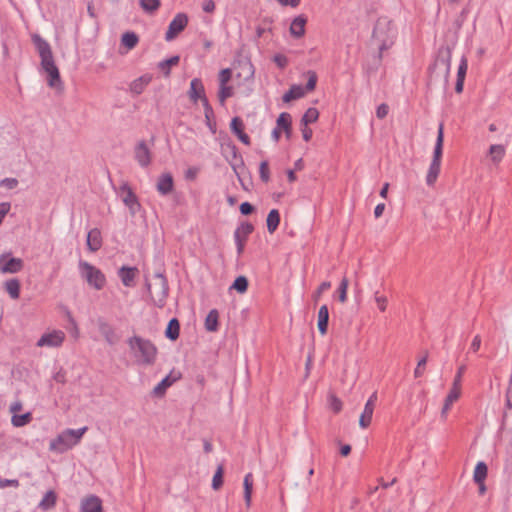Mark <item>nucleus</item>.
Returning <instances> with one entry per match:
<instances>
[{"instance_id": "obj_1", "label": "nucleus", "mask_w": 512, "mask_h": 512, "mask_svg": "<svg viewBox=\"0 0 512 512\" xmlns=\"http://www.w3.org/2000/svg\"><path fill=\"white\" fill-rule=\"evenodd\" d=\"M32 40L41 58L42 69L47 74L48 85L51 88H60L62 85L60 73L55 65L49 43L39 35H34Z\"/></svg>"}, {"instance_id": "obj_2", "label": "nucleus", "mask_w": 512, "mask_h": 512, "mask_svg": "<svg viewBox=\"0 0 512 512\" xmlns=\"http://www.w3.org/2000/svg\"><path fill=\"white\" fill-rule=\"evenodd\" d=\"M127 344L138 365L148 366L155 363L157 348L150 340L135 335L127 340Z\"/></svg>"}, {"instance_id": "obj_3", "label": "nucleus", "mask_w": 512, "mask_h": 512, "mask_svg": "<svg viewBox=\"0 0 512 512\" xmlns=\"http://www.w3.org/2000/svg\"><path fill=\"white\" fill-rule=\"evenodd\" d=\"M396 33V28L393 22L387 17H380L377 19L373 28L372 38L379 43V60L382 59V53L393 45Z\"/></svg>"}, {"instance_id": "obj_4", "label": "nucleus", "mask_w": 512, "mask_h": 512, "mask_svg": "<svg viewBox=\"0 0 512 512\" xmlns=\"http://www.w3.org/2000/svg\"><path fill=\"white\" fill-rule=\"evenodd\" d=\"M146 286L152 303L159 308L164 307L169 291L166 277L159 271L155 272L146 278Z\"/></svg>"}, {"instance_id": "obj_5", "label": "nucleus", "mask_w": 512, "mask_h": 512, "mask_svg": "<svg viewBox=\"0 0 512 512\" xmlns=\"http://www.w3.org/2000/svg\"><path fill=\"white\" fill-rule=\"evenodd\" d=\"M220 151L222 156L230 164L237 176L245 169L242 155L238 151L236 145L230 139H222L220 143Z\"/></svg>"}, {"instance_id": "obj_6", "label": "nucleus", "mask_w": 512, "mask_h": 512, "mask_svg": "<svg viewBox=\"0 0 512 512\" xmlns=\"http://www.w3.org/2000/svg\"><path fill=\"white\" fill-rule=\"evenodd\" d=\"M80 276L88 283L89 286L96 290H101L106 284V277L100 269L92 264L80 260L79 261Z\"/></svg>"}, {"instance_id": "obj_7", "label": "nucleus", "mask_w": 512, "mask_h": 512, "mask_svg": "<svg viewBox=\"0 0 512 512\" xmlns=\"http://www.w3.org/2000/svg\"><path fill=\"white\" fill-rule=\"evenodd\" d=\"M116 193L121 198L124 205L128 208L131 216H135L141 209V204L137 195L132 190L128 182L123 181Z\"/></svg>"}, {"instance_id": "obj_8", "label": "nucleus", "mask_w": 512, "mask_h": 512, "mask_svg": "<svg viewBox=\"0 0 512 512\" xmlns=\"http://www.w3.org/2000/svg\"><path fill=\"white\" fill-rule=\"evenodd\" d=\"M154 146V138L139 140L134 148V158L142 168H147L151 163V148Z\"/></svg>"}, {"instance_id": "obj_9", "label": "nucleus", "mask_w": 512, "mask_h": 512, "mask_svg": "<svg viewBox=\"0 0 512 512\" xmlns=\"http://www.w3.org/2000/svg\"><path fill=\"white\" fill-rule=\"evenodd\" d=\"M188 16L184 13L177 14L170 22L165 34V40L170 42L174 40L187 26Z\"/></svg>"}, {"instance_id": "obj_10", "label": "nucleus", "mask_w": 512, "mask_h": 512, "mask_svg": "<svg viewBox=\"0 0 512 512\" xmlns=\"http://www.w3.org/2000/svg\"><path fill=\"white\" fill-rule=\"evenodd\" d=\"M201 90H202V85H201L200 81L198 79L194 78V90H193L194 102H196L197 99H200V101L202 102V104L204 106V113H205V118H206V124H207L208 128H213V126L216 125V123L212 121V119L214 117V113H213V110H212V108L210 107V105L208 103L207 98L206 97H202L200 95Z\"/></svg>"}, {"instance_id": "obj_11", "label": "nucleus", "mask_w": 512, "mask_h": 512, "mask_svg": "<svg viewBox=\"0 0 512 512\" xmlns=\"http://www.w3.org/2000/svg\"><path fill=\"white\" fill-rule=\"evenodd\" d=\"M376 402H377V392H373L369 396L367 402L365 403L363 412L361 413L360 418H359V426L362 429H366L371 424Z\"/></svg>"}, {"instance_id": "obj_12", "label": "nucleus", "mask_w": 512, "mask_h": 512, "mask_svg": "<svg viewBox=\"0 0 512 512\" xmlns=\"http://www.w3.org/2000/svg\"><path fill=\"white\" fill-rule=\"evenodd\" d=\"M97 327L99 332L109 345H115L120 340V337L116 333L114 327L110 323H108L104 318L100 317L97 319Z\"/></svg>"}, {"instance_id": "obj_13", "label": "nucleus", "mask_w": 512, "mask_h": 512, "mask_svg": "<svg viewBox=\"0 0 512 512\" xmlns=\"http://www.w3.org/2000/svg\"><path fill=\"white\" fill-rule=\"evenodd\" d=\"M65 339L64 332L55 330L50 333L43 334L37 341L38 347H59Z\"/></svg>"}, {"instance_id": "obj_14", "label": "nucleus", "mask_w": 512, "mask_h": 512, "mask_svg": "<svg viewBox=\"0 0 512 512\" xmlns=\"http://www.w3.org/2000/svg\"><path fill=\"white\" fill-rule=\"evenodd\" d=\"M23 268V261L20 258L10 257L9 254L0 256V271L2 273H17Z\"/></svg>"}, {"instance_id": "obj_15", "label": "nucleus", "mask_w": 512, "mask_h": 512, "mask_svg": "<svg viewBox=\"0 0 512 512\" xmlns=\"http://www.w3.org/2000/svg\"><path fill=\"white\" fill-rule=\"evenodd\" d=\"M71 436H69L67 430L62 432L50 442V450L64 452L74 446Z\"/></svg>"}, {"instance_id": "obj_16", "label": "nucleus", "mask_w": 512, "mask_h": 512, "mask_svg": "<svg viewBox=\"0 0 512 512\" xmlns=\"http://www.w3.org/2000/svg\"><path fill=\"white\" fill-rule=\"evenodd\" d=\"M181 374L179 372L171 371L169 375L163 378L152 390V395L155 397H162L166 390L179 378Z\"/></svg>"}, {"instance_id": "obj_17", "label": "nucleus", "mask_w": 512, "mask_h": 512, "mask_svg": "<svg viewBox=\"0 0 512 512\" xmlns=\"http://www.w3.org/2000/svg\"><path fill=\"white\" fill-rule=\"evenodd\" d=\"M452 51L449 47L439 50L435 66L442 65L445 69V78L448 79L451 70Z\"/></svg>"}, {"instance_id": "obj_18", "label": "nucleus", "mask_w": 512, "mask_h": 512, "mask_svg": "<svg viewBox=\"0 0 512 512\" xmlns=\"http://www.w3.org/2000/svg\"><path fill=\"white\" fill-rule=\"evenodd\" d=\"M82 512H103L102 501L95 495H90L81 501Z\"/></svg>"}, {"instance_id": "obj_19", "label": "nucleus", "mask_w": 512, "mask_h": 512, "mask_svg": "<svg viewBox=\"0 0 512 512\" xmlns=\"http://www.w3.org/2000/svg\"><path fill=\"white\" fill-rule=\"evenodd\" d=\"M174 187L173 177L170 173H163L159 176L156 189L161 195H168Z\"/></svg>"}, {"instance_id": "obj_20", "label": "nucleus", "mask_w": 512, "mask_h": 512, "mask_svg": "<svg viewBox=\"0 0 512 512\" xmlns=\"http://www.w3.org/2000/svg\"><path fill=\"white\" fill-rule=\"evenodd\" d=\"M87 247L91 252L98 251L102 246L101 232L98 228L91 229L87 234Z\"/></svg>"}, {"instance_id": "obj_21", "label": "nucleus", "mask_w": 512, "mask_h": 512, "mask_svg": "<svg viewBox=\"0 0 512 512\" xmlns=\"http://www.w3.org/2000/svg\"><path fill=\"white\" fill-rule=\"evenodd\" d=\"M307 18L304 15H299L293 19L290 25V33L295 38H300L305 34V25Z\"/></svg>"}, {"instance_id": "obj_22", "label": "nucleus", "mask_w": 512, "mask_h": 512, "mask_svg": "<svg viewBox=\"0 0 512 512\" xmlns=\"http://www.w3.org/2000/svg\"><path fill=\"white\" fill-rule=\"evenodd\" d=\"M329 309L327 305H322L318 310L317 327L321 335H325L328 330Z\"/></svg>"}, {"instance_id": "obj_23", "label": "nucleus", "mask_w": 512, "mask_h": 512, "mask_svg": "<svg viewBox=\"0 0 512 512\" xmlns=\"http://www.w3.org/2000/svg\"><path fill=\"white\" fill-rule=\"evenodd\" d=\"M254 227L249 222L241 223L234 231V240L247 241L249 235L253 232Z\"/></svg>"}, {"instance_id": "obj_24", "label": "nucleus", "mask_w": 512, "mask_h": 512, "mask_svg": "<svg viewBox=\"0 0 512 512\" xmlns=\"http://www.w3.org/2000/svg\"><path fill=\"white\" fill-rule=\"evenodd\" d=\"M505 146L501 144L491 145L489 148V156L494 164H499L505 156Z\"/></svg>"}, {"instance_id": "obj_25", "label": "nucleus", "mask_w": 512, "mask_h": 512, "mask_svg": "<svg viewBox=\"0 0 512 512\" xmlns=\"http://www.w3.org/2000/svg\"><path fill=\"white\" fill-rule=\"evenodd\" d=\"M136 271H137L136 268L125 267V266H123L119 270V277L121 278V281L124 286H126V287L132 286V283H133L135 275H136Z\"/></svg>"}, {"instance_id": "obj_26", "label": "nucleus", "mask_w": 512, "mask_h": 512, "mask_svg": "<svg viewBox=\"0 0 512 512\" xmlns=\"http://www.w3.org/2000/svg\"><path fill=\"white\" fill-rule=\"evenodd\" d=\"M444 130H438L436 143L433 151L432 161L434 163H441L443 153Z\"/></svg>"}, {"instance_id": "obj_27", "label": "nucleus", "mask_w": 512, "mask_h": 512, "mask_svg": "<svg viewBox=\"0 0 512 512\" xmlns=\"http://www.w3.org/2000/svg\"><path fill=\"white\" fill-rule=\"evenodd\" d=\"M280 224V213L277 209H272L267 215L266 225L269 233H274Z\"/></svg>"}, {"instance_id": "obj_28", "label": "nucleus", "mask_w": 512, "mask_h": 512, "mask_svg": "<svg viewBox=\"0 0 512 512\" xmlns=\"http://www.w3.org/2000/svg\"><path fill=\"white\" fill-rule=\"evenodd\" d=\"M244 486V501L247 507L251 505V497L253 490V475L252 473H247L244 477L243 481Z\"/></svg>"}, {"instance_id": "obj_29", "label": "nucleus", "mask_w": 512, "mask_h": 512, "mask_svg": "<svg viewBox=\"0 0 512 512\" xmlns=\"http://www.w3.org/2000/svg\"><path fill=\"white\" fill-rule=\"evenodd\" d=\"M305 89L301 85H292L291 88L283 95V101L289 102L296 100L305 95Z\"/></svg>"}, {"instance_id": "obj_30", "label": "nucleus", "mask_w": 512, "mask_h": 512, "mask_svg": "<svg viewBox=\"0 0 512 512\" xmlns=\"http://www.w3.org/2000/svg\"><path fill=\"white\" fill-rule=\"evenodd\" d=\"M441 163L431 162L428 168V172L426 175V184L428 186H433L437 181V178L440 174Z\"/></svg>"}, {"instance_id": "obj_31", "label": "nucleus", "mask_w": 512, "mask_h": 512, "mask_svg": "<svg viewBox=\"0 0 512 512\" xmlns=\"http://www.w3.org/2000/svg\"><path fill=\"white\" fill-rule=\"evenodd\" d=\"M488 473V467L484 461L477 462L474 473L473 480L475 483L484 482Z\"/></svg>"}, {"instance_id": "obj_32", "label": "nucleus", "mask_w": 512, "mask_h": 512, "mask_svg": "<svg viewBox=\"0 0 512 512\" xmlns=\"http://www.w3.org/2000/svg\"><path fill=\"white\" fill-rule=\"evenodd\" d=\"M180 324L176 318H172L166 327L165 336L174 341L179 337Z\"/></svg>"}, {"instance_id": "obj_33", "label": "nucleus", "mask_w": 512, "mask_h": 512, "mask_svg": "<svg viewBox=\"0 0 512 512\" xmlns=\"http://www.w3.org/2000/svg\"><path fill=\"white\" fill-rule=\"evenodd\" d=\"M219 313L216 309H212L205 319V328L209 332L217 331L218 329Z\"/></svg>"}, {"instance_id": "obj_34", "label": "nucleus", "mask_w": 512, "mask_h": 512, "mask_svg": "<svg viewBox=\"0 0 512 512\" xmlns=\"http://www.w3.org/2000/svg\"><path fill=\"white\" fill-rule=\"evenodd\" d=\"M151 78L148 76H141L135 79L130 85V91L136 95L143 92L144 88L149 84Z\"/></svg>"}, {"instance_id": "obj_35", "label": "nucleus", "mask_w": 512, "mask_h": 512, "mask_svg": "<svg viewBox=\"0 0 512 512\" xmlns=\"http://www.w3.org/2000/svg\"><path fill=\"white\" fill-rule=\"evenodd\" d=\"M5 290L12 299H18L20 296V282L18 279H10L5 282Z\"/></svg>"}, {"instance_id": "obj_36", "label": "nucleus", "mask_w": 512, "mask_h": 512, "mask_svg": "<svg viewBox=\"0 0 512 512\" xmlns=\"http://www.w3.org/2000/svg\"><path fill=\"white\" fill-rule=\"evenodd\" d=\"M138 42L139 38L134 32H125L121 37V44L129 50L135 48Z\"/></svg>"}, {"instance_id": "obj_37", "label": "nucleus", "mask_w": 512, "mask_h": 512, "mask_svg": "<svg viewBox=\"0 0 512 512\" xmlns=\"http://www.w3.org/2000/svg\"><path fill=\"white\" fill-rule=\"evenodd\" d=\"M57 496L54 491L49 490L39 503V507L43 510L51 509L56 504Z\"/></svg>"}, {"instance_id": "obj_38", "label": "nucleus", "mask_w": 512, "mask_h": 512, "mask_svg": "<svg viewBox=\"0 0 512 512\" xmlns=\"http://www.w3.org/2000/svg\"><path fill=\"white\" fill-rule=\"evenodd\" d=\"M460 396V390L459 389H456V388H451L448 395L446 396L445 398V402H444V405H443V408H442V414H446L451 405L453 404L454 401H456Z\"/></svg>"}, {"instance_id": "obj_39", "label": "nucleus", "mask_w": 512, "mask_h": 512, "mask_svg": "<svg viewBox=\"0 0 512 512\" xmlns=\"http://www.w3.org/2000/svg\"><path fill=\"white\" fill-rule=\"evenodd\" d=\"M319 117V112L316 108H308L301 118V123L304 126L314 123Z\"/></svg>"}, {"instance_id": "obj_40", "label": "nucleus", "mask_w": 512, "mask_h": 512, "mask_svg": "<svg viewBox=\"0 0 512 512\" xmlns=\"http://www.w3.org/2000/svg\"><path fill=\"white\" fill-rule=\"evenodd\" d=\"M248 279L245 276H238L233 284L231 285L230 289H235L238 293H245L248 289Z\"/></svg>"}, {"instance_id": "obj_41", "label": "nucleus", "mask_w": 512, "mask_h": 512, "mask_svg": "<svg viewBox=\"0 0 512 512\" xmlns=\"http://www.w3.org/2000/svg\"><path fill=\"white\" fill-rule=\"evenodd\" d=\"M180 58L179 56H173L167 60L161 61L158 64V68L166 75L168 76L170 73V68L174 65H177Z\"/></svg>"}, {"instance_id": "obj_42", "label": "nucleus", "mask_w": 512, "mask_h": 512, "mask_svg": "<svg viewBox=\"0 0 512 512\" xmlns=\"http://www.w3.org/2000/svg\"><path fill=\"white\" fill-rule=\"evenodd\" d=\"M32 419V415L30 412L24 413L22 415H13L11 422L15 427H23L27 425Z\"/></svg>"}, {"instance_id": "obj_43", "label": "nucleus", "mask_w": 512, "mask_h": 512, "mask_svg": "<svg viewBox=\"0 0 512 512\" xmlns=\"http://www.w3.org/2000/svg\"><path fill=\"white\" fill-rule=\"evenodd\" d=\"M223 474L224 468L223 465H219L212 479V488L213 490H219L223 485Z\"/></svg>"}, {"instance_id": "obj_44", "label": "nucleus", "mask_w": 512, "mask_h": 512, "mask_svg": "<svg viewBox=\"0 0 512 512\" xmlns=\"http://www.w3.org/2000/svg\"><path fill=\"white\" fill-rule=\"evenodd\" d=\"M233 95V87L226 85H219L218 99L219 102L224 105L227 98Z\"/></svg>"}, {"instance_id": "obj_45", "label": "nucleus", "mask_w": 512, "mask_h": 512, "mask_svg": "<svg viewBox=\"0 0 512 512\" xmlns=\"http://www.w3.org/2000/svg\"><path fill=\"white\" fill-rule=\"evenodd\" d=\"M292 117L289 113L283 112L279 115L276 121V128H291Z\"/></svg>"}, {"instance_id": "obj_46", "label": "nucleus", "mask_w": 512, "mask_h": 512, "mask_svg": "<svg viewBox=\"0 0 512 512\" xmlns=\"http://www.w3.org/2000/svg\"><path fill=\"white\" fill-rule=\"evenodd\" d=\"M141 8L147 13L155 12L160 6V0H140Z\"/></svg>"}, {"instance_id": "obj_47", "label": "nucleus", "mask_w": 512, "mask_h": 512, "mask_svg": "<svg viewBox=\"0 0 512 512\" xmlns=\"http://www.w3.org/2000/svg\"><path fill=\"white\" fill-rule=\"evenodd\" d=\"M468 69V60L466 56H462L457 70V80L465 81L466 73Z\"/></svg>"}, {"instance_id": "obj_48", "label": "nucleus", "mask_w": 512, "mask_h": 512, "mask_svg": "<svg viewBox=\"0 0 512 512\" xmlns=\"http://www.w3.org/2000/svg\"><path fill=\"white\" fill-rule=\"evenodd\" d=\"M259 175L260 179L264 183H268L270 181V171H269V164L268 161L264 160L260 163L259 166Z\"/></svg>"}, {"instance_id": "obj_49", "label": "nucleus", "mask_w": 512, "mask_h": 512, "mask_svg": "<svg viewBox=\"0 0 512 512\" xmlns=\"http://www.w3.org/2000/svg\"><path fill=\"white\" fill-rule=\"evenodd\" d=\"M348 279L344 277L338 287L339 301L344 303L347 300Z\"/></svg>"}, {"instance_id": "obj_50", "label": "nucleus", "mask_w": 512, "mask_h": 512, "mask_svg": "<svg viewBox=\"0 0 512 512\" xmlns=\"http://www.w3.org/2000/svg\"><path fill=\"white\" fill-rule=\"evenodd\" d=\"M86 430H87V427H82L79 429H67V432H68L69 436H71L74 444L76 445L80 441V439L82 438V436L86 432Z\"/></svg>"}, {"instance_id": "obj_51", "label": "nucleus", "mask_w": 512, "mask_h": 512, "mask_svg": "<svg viewBox=\"0 0 512 512\" xmlns=\"http://www.w3.org/2000/svg\"><path fill=\"white\" fill-rule=\"evenodd\" d=\"M307 75H308V81L304 87L305 92L314 90L316 87L317 79H318L317 74L314 71H311V70L308 71Z\"/></svg>"}, {"instance_id": "obj_52", "label": "nucleus", "mask_w": 512, "mask_h": 512, "mask_svg": "<svg viewBox=\"0 0 512 512\" xmlns=\"http://www.w3.org/2000/svg\"><path fill=\"white\" fill-rule=\"evenodd\" d=\"M374 300L377 303V307L381 312H384L387 308V297L375 292Z\"/></svg>"}, {"instance_id": "obj_53", "label": "nucleus", "mask_w": 512, "mask_h": 512, "mask_svg": "<svg viewBox=\"0 0 512 512\" xmlns=\"http://www.w3.org/2000/svg\"><path fill=\"white\" fill-rule=\"evenodd\" d=\"M273 62L277 65V67H279L280 69H284L288 63H289V60L287 58V56H285L284 54H275L273 56Z\"/></svg>"}, {"instance_id": "obj_54", "label": "nucleus", "mask_w": 512, "mask_h": 512, "mask_svg": "<svg viewBox=\"0 0 512 512\" xmlns=\"http://www.w3.org/2000/svg\"><path fill=\"white\" fill-rule=\"evenodd\" d=\"M232 77V71L230 68L222 69L219 73V85H227Z\"/></svg>"}, {"instance_id": "obj_55", "label": "nucleus", "mask_w": 512, "mask_h": 512, "mask_svg": "<svg viewBox=\"0 0 512 512\" xmlns=\"http://www.w3.org/2000/svg\"><path fill=\"white\" fill-rule=\"evenodd\" d=\"M427 363V355H424L417 363V366L414 370L415 378H419L424 374L425 365Z\"/></svg>"}, {"instance_id": "obj_56", "label": "nucleus", "mask_w": 512, "mask_h": 512, "mask_svg": "<svg viewBox=\"0 0 512 512\" xmlns=\"http://www.w3.org/2000/svg\"><path fill=\"white\" fill-rule=\"evenodd\" d=\"M465 370H466V366L465 365H461L458 368V370L456 372V375L454 377V380H453L452 388H456V389L460 390L461 380H462V376H463Z\"/></svg>"}, {"instance_id": "obj_57", "label": "nucleus", "mask_w": 512, "mask_h": 512, "mask_svg": "<svg viewBox=\"0 0 512 512\" xmlns=\"http://www.w3.org/2000/svg\"><path fill=\"white\" fill-rule=\"evenodd\" d=\"M283 134H285L286 138L289 140L292 137L293 130H272V138L275 141H278Z\"/></svg>"}, {"instance_id": "obj_58", "label": "nucleus", "mask_w": 512, "mask_h": 512, "mask_svg": "<svg viewBox=\"0 0 512 512\" xmlns=\"http://www.w3.org/2000/svg\"><path fill=\"white\" fill-rule=\"evenodd\" d=\"M18 185V180L15 178H5L0 181L1 187H6L7 189H14Z\"/></svg>"}, {"instance_id": "obj_59", "label": "nucleus", "mask_w": 512, "mask_h": 512, "mask_svg": "<svg viewBox=\"0 0 512 512\" xmlns=\"http://www.w3.org/2000/svg\"><path fill=\"white\" fill-rule=\"evenodd\" d=\"M389 112V107L387 104L385 103H382L380 104L378 107H377V110H376V115L378 118L380 119H383L384 117L387 116Z\"/></svg>"}, {"instance_id": "obj_60", "label": "nucleus", "mask_w": 512, "mask_h": 512, "mask_svg": "<svg viewBox=\"0 0 512 512\" xmlns=\"http://www.w3.org/2000/svg\"><path fill=\"white\" fill-rule=\"evenodd\" d=\"M239 209L242 215H249L254 211V206L249 202H243L240 204Z\"/></svg>"}, {"instance_id": "obj_61", "label": "nucleus", "mask_w": 512, "mask_h": 512, "mask_svg": "<svg viewBox=\"0 0 512 512\" xmlns=\"http://www.w3.org/2000/svg\"><path fill=\"white\" fill-rule=\"evenodd\" d=\"M236 135L237 137L239 138V140L244 143L245 145H249L250 144V137L248 136V134L245 133V130H232Z\"/></svg>"}, {"instance_id": "obj_62", "label": "nucleus", "mask_w": 512, "mask_h": 512, "mask_svg": "<svg viewBox=\"0 0 512 512\" xmlns=\"http://www.w3.org/2000/svg\"><path fill=\"white\" fill-rule=\"evenodd\" d=\"M11 205L8 202L0 203V224L2 223L4 217L10 211Z\"/></svg>"}, {"instance_id": "obj_63", "label": "nucleus", "mask_w": 512, "mask_h": 512, "mask_svg": "<svg viewBox=\"0 0 512 512\" xmlns=\"http://www.w3.org/2000/svg\"><path fill=\"white\" fill-rule=\"evenodd\" d=\"M481 346V337L479 335H476L470 345V351L476 353Z\"/></svg>"}, {"instance_id": "obj_64", "label": "nucleus", "mask_w": 512, "mask_h": 512, "mask_svg": "<svg viewBox=\"0 0 512 512\" xmlns=\"http://www.w3.org/2000/svg\"><path fill=\"white\" fill-rule=\"evenodd\" d=\"M506 407L512 409V382L509 381V385L506 391Z\"/></svg>"}]
</instances>
